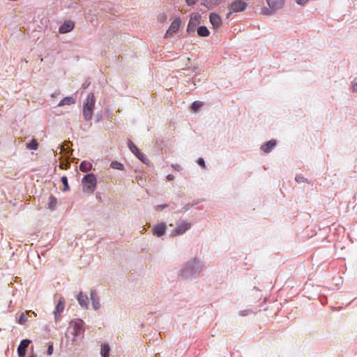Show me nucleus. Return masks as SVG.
<instances>
[{
    "label": "nucleus",
    "mask_w": 357,
    "mask_h": 357,
    "mask_svg": "<svg viewBox=\"0 0 357 357\" xmlns=\"http://www.w3.org/2000/svg\"><path fill=\"white\" fill-rule=\"evenodd\" d=\"M129 148L130 151L135 155L139 151L137 149V147L132 143V142H130L129 144Z\"/></svg>",
    "instance_id": "nucleus-29"
},
{
    "label": "nucleus",
    "mask_w": 357,
    "mask_h": 357,
    "mask_svg": "<svg viewBox=\"0 0 357 357\" xmlns=\"http://www.w3.org/2000/svg\"><path fill=\"white\" fill-rule=\"evenodd\" d=\"M296 181H303V177L296 176Z\"/></svg>",
    "instance_id": "nucleus-39"
},
{
    "label": "nucleus",
    "mask_w": 357,
    "mask_h": 357,
    "mask_svg": "<svg viewBox=\"0 0 357 357\" xmlns=\"http://www.w3.org/2000/svg\"><path fill=\"white\" fill-rule=\"evenodd\" d=\"M110 351L109 346L107 344H102L101 349V355L102 357H109Z\"/></svg>",
    "instance_id": "nucleus-21"
},
{
    "label": "nucleus",
    "mask_w": 357,
    "mask_h": 357,
    "mask_svg": "<svg viewBox=\"0 0 357 357\" xmlns=\"http://www.w3.org/2000/svg\"><path fill=\"white\" fill-rule=\"evenodd\" d=\"M181 21L180 18H176L172 23L169 28L165 33V38H168L176 33L180 28Z\"/></svg>",
    "instance_id": "nucleus-5"
},
{
    "label": "nucleus",
    "mask_w": 357,
    "mask_h": 357,
    "mask_svg": "<svg viewBox=\"0 0 357 357\" xmlns=\"http://www.w3.org/2000/svg\"><path fill=\"white\" fill-rule=\"evenodd\" d=\"M59 167H60L61 169H64V167H63V164H60V165H59Z\"/></svg>",
    "instance_id": "nucleus-41"
},
{
    "label": "nucleus",
    "mask_w": 357,
    "mask_h": 357,
    "mask_svg": "<svg viewBox=\"0 0 357 357\" xmlns=\"http://www.w3.org/2000/svg\"><path fill=\"white\" fill-rule=\"evenodd\" d=\"M246 6L247 3L244 0H236L233 1L229 6V12L227 13V17L229 18L232 13L243 11Z\"/></svg>",
    "instance_id": "nucleus-4"
},
{
    "label": "nucleus",
    "mask_w": 357,
    "mask_h": 357,
    "mask_svg": "<svg viewBox=\"0 0 357 357\" xmlns=\"http://www.w3.org/2000/svg\"><path fill=\"white\" fill-rule=\"evenodd\" d=\"M75 27L74 22L71 20L66 21L59 29V32L61 34L71 31Z\"/></svg>",
    "instance_id": "nucleus-8"
},
{
    "label": "nucleus",
    "mask_w": 357,
    "mask_h": 357,
    "mask_svg": "<svg viewBox=\"0 0 357 357\" xmlns=\"http://www.w3.org/2000/svg\"><path fill=\"white\" fill-rule=\"evenodd\" d=\"M201 16L198 13H192L188 25L187 31L188 32L193 31L196 26L199 24Z\"/></svg>",
    "instance_id": "nucleus-7"
},
{
    "label": "nucleus",
    "mask_w": 357,
    "mask_h": 357,
    "mask_svg": "<svg viewBox=\"0 0 357 357\" xmlns=\"http://www.w3.org/2000/svg\"><path fill=\"white\" fill-rule=\"evenodd\" d=\"M309 0H296V3L299 5L305 4Z\"/></svg>",
    "instance_id": "nucleus-34"
},
{
    "label": "nucleus",
    "mask_w": 357,
    "mask_h": 357,
    "mask_svg": "<svg viewBox=\"0 0 357 357\" xmlns=\"http://www.w3.org/2000/svg\"><path fill=\"white\" fill-rule=\"evenodd\" d=\"M269 7L273 10L282 8L284 3L283 0H266Z\"/></svg>",
    "instance_id": "nucleus-13"
},
{
    "label": "nucleus",
    "mask_w": 357,
    "mask_h": 357,
    "mask_svg": "<svg viewBox=\"0 0 357 357\" xmlns=\"http://www.w3.org/2000/svg\"><path fill=\"white\" fill-rule=\"evenodd\" d=\"M30 314H33L34 317H36V314L34 312H32L31 310H26L20 314L17 321L18 324L21 325L24 324L27 321V316H29Z\"/></svg>",
    "instance_id": "nucleus-14"
},
{
    "label": "nucleus",
    "mask_w": 357,
    "mask_h": 357,
    "mask_svg": "<svg viewBox=\"0 0 357 357\" xmlns=\"http://www.w3.org/2000/svg\"><path fill=\"white\" fill-rule=\"evenodd\" d=\"M188 5L191 6L195 4L198 0H185Z\"/></svg>",
    "instance_id": "nucleus-35"
},
{
    "label": "nucleus",
    "mask_w": 357,
    "mask_h": 357,
    "mask_svg": "<svg viewBox=\"0 0 357 357\" xmlns=\"http://www.w3.org/2000/svg\"><path fill=\"white\" fill-rule=\"evenodd\" d=\"M191 227V224L189 222H183L178 224L176 228L172 232V236H179L184 234Z\"/></svg>",
    "instance_id": "nucleus-6"
},
{
    "label": "nucleus",
    "mask_w": 357,
    "mask_h": 357,
    "mask_svg": "<svg viewBox=\"0 0 357 357\" xmlns=\"http://www.w3.org/2000/svg\"><path fill=\"white\" fill-rule=\"evenodd\" d=\"M92 168V164L89 161H82L79 165V169L83 172H87Z\"/></svg>",
    "instance_id": "nucleus-18"
},
{
    "label": "nucleus",
    "mask_w": 357,
    "mask_h": 357,
    "mask_svg": "<svg viewBox=\"0 0 357 357\" xmlns=\"http://www.w3.org/2000/svg\"><path fill=\"white\" fill-rule=\"evenodd\" d=\"M84 321L81 319H75L70 321L69 330L70 333L73 335V342H76L77 337H83L84 328Z\"/></svg>",
    "instance_id": "nucleus-2"
},
{
    "label": "nucleus",
    "mask_w": 357,
    "mask_h": 357,
    "mask_svg": "<svg viewBox=\"0 0 357 357\" xmlns=\"http://www.w3.org/2000/svg\"><path fill=\"white\" fill-rule=\"evenodd\" d=\"M95 102L96 98L93 93L88 94L83 106V116L86 121H89L92 119Z\"/></svg>",
    "instance_id": "nucleus-1"
},
{
    "label": "nucleus",
    "mask_w": 357,
    "mask_h": 357,
    "mask_svg": "<svg viewBox=\"0 0 357 357\" xmlns=\"http://www.w3.org/2000/svg\"><path fill=\"white\" fill-rule=\"evenodd\" d=\"M167 206H168L167 204L158 205V206H155V210L157 211H162L164 208H167Z\"/></svg>",
    "instance_id": "nucleus-30"
},
{
    "label": "nucleus",
    "mask_w": 357,
    "mask_h": 357,
    "mask_svg": "<svg viewBox=\"0 0 357 357\" xmlns=\"http://www.w3.org/2000/svg\"><path fill=\"white\" fill-rule=\"evenodd\" d=\"M166 225L165 223H160L157 225L153 229V233L156 236H162L166 231Z\"/></svg>",
    "instance_id": "nucleus-11"
},
{
    "label": "nucleus",
    "mask_w": 357,
    "mask_h": 357,
    "mask_svg": "<svg viewBox=\"0 0 357 357\" xmlns=\"http://www.w3.org/2000/svg\"><path fill=\"white\" fill-rule=\"evenodd\" d=\"M52 353H53V346H52V344H50V345H49L48 349H47V354L49 356H50L52 354Z\"/></svg>",
    "instance_id": "nucleus-33"
},
{
    "label": "nucleus",
    "mask_w": 357,
    "mask_h": 357,
    "mask_svg": "<svg viewBox=\"0 0 357 357\" xmlns=\"http://www.w3.org/2000/svg\"><path fill=\"white\" fill-rule=\"evenodd\" d=\"M65 307V301L63 298H60L55 310L54 311L55 321H57L61 313L63 311Z\"/></svg>",
    "instance_id": "nucleus-10"
},
{
    "label": "nucleus",
    "mask_w": 357,
    "mask_h": 357,
    "mask_svg": "<svg viewBox=\"0 0 357 357\" xmlns=\"http://www.w3.org/2000/svg\"><path fill=\"white\" fill-rule=\"evenodd\" d=\"M197 34L202 37H206L209 35V31L206 26H202L197 29Z\"/></svg>",
    "instance_id": "nucleus-20"
},
{
    "label": "nucleus",
    "mask_w": 357,
    "mask_h": 357,
    "mask_svg": "<svg viewBox=\"0 0 357 357\" xmlns=\"http://www.w3.org/2000/svg\"><path fill=\"white\" fill-rule=\"evenodd\" d=\"M352 90L353 92L357 93V82L353 85Z\"/></svg>",
    "instance_id": "nucleus-37"
},
{
    "label": "nucleus",
    "mask_w": 357,
    "mask_h": 357,
    "mask_svg": "<svg viewBox=\"0 0 357 357\" xmlns=\"http://www.w3.org/2000/svg\"><path fill=\"white\" fill-rule=\"evenodd\" d=\"M61 182L63 185V190L66 191L69 190V185L68 183V178L66 176H62L61 177Z\"/></svg>",
    "instance_id": "nucleus-28"
},
{
    "label": "nucleus",
    "mask_w": 357,
    "mask_h": 357,
    "mask_svg": "<svg viewBox=\"0 0 357 357\" xmlns=\"http://www.w3.org/2000/svg\"><path fill=\"white\" fill-rule=\"evenodd\" d=\"M91 300L94 310H98L100 307L99 298L96 291H91Z\"/></svg>",
    "instance_id": "nucleus-16"
},
{
    "label": "nucleus",
    "mask_w": 357,
    "mask_h": 357,
    "mask_svg": "<svg viewBox=\"0 0 357 357\" xmlns=\"http://www.w3.org/2000/svg\"><path fill=\"white\" fill-rule=\"evenodd\" d=\"M276 145V140L271 139L266 143H265L264 145L261 146V149L265 153L270 152Z\"/></svg>",
    "instance_id": "nucleus-15"
},
{
    "label": "nucleus",
    "mask_w": 357,
    "mask_h": 357,
    "mask_svg": "<svg viewBox=\"0 0 357 357\" xmlns=\"http://www.w3.org/2000/svg\"><path fill=\"white\" fill-rule=\"evenodd\" d=\"M167 20V15L165 13H161L158 15V20L160 23H164Z\"/></svg>",
    "instance_id": "nucleus-27"
},
{
    "label": "nucleus",
    "mask_w": 357,
    "mask_h": 357,
    "mask_svg": "<svg viewBox=\"0 0 357 357\" xmlns=\"http://www.w3.org/2000/svg\"><path fill=\"white\" fill-rule=\"evenodd\" d=\"M222 0H206L204 5L208 8H212L214 6L219 4Z\"/></svg>",
    "instance_id": "nucleus-22"
},
{
    "label": "nucleus",
    "mask_w": 357,
    "mask_h": 357,
    "mask_svg": "<svg viewBox=\"0 0 357 357\" xmlns=\"http://www.w3.org/2000/svg\"><path fill=\"white\" fill-rule=\"evenodd\" d=\"M30 340L28 339L23 340L20 342L17 347V354L19 357H24L26 348L29 347Z\"/></svg>",
    "instance_id": "nucleus-9"
},
{
    "label": "nucleus",
    "mask_w": 357,
    "mask_h": 357,
    "mask_svg": "<svg viewBox=\"0 0 357 357\" xmlns=\"http://www.w3.org/2000/svg\"><path fill=\"white\" fill-rule=\"evenodd\" d=\"M111 167L115 169L122 170L123 169V165L117 161H113L110 165Z\"/></svg>",
    "instance_id": "nucleus-23"
},
{
    "label": "nucleus",
    "mask_w": 357,
    "mask_h": 357,
    "mask_svg": "<svg viewBox=\"0 0 357 357\" xmlns=\"http://www.w3.org/2000/svg\"><path fill=\"white\" fill-rule=\"evenodd\" d=\"M82 183L83 190L89 193H92L96 189L97 179L94 174H89L83 177Z\"/></svg>",
    "instance_id": "nucleus-3"
},
{
    "label": "nucleus",
    "mask_w": 357,
    "mask_h": 357,
    "mask_svg": "<svg viewBox=\"0 0 357 357\" xmlns=\"http://www.w3.org/2000/svg\"><path fill=\"white\" fill-rule=\"evenodd\" d=\"M75 102V100L73 97L68 96L62 99L58 104V106L61 107L63 105H70L74 104Z\"/></svg>",
    "instance_id": "nucleus-19"
},
{
    "label": "nucleus",
    "mask_w": 357,
    "mask_h": 357,
    "mask_svg": "<svg viewBox=\"0 0 357 357\" xmlns=\"http://www.w3.org/2000/svg\"><path fill=\"white\" fill-rule=\"evenodd\" d=\"M209 20L215 29L219 28L222 24V20L220 16L215 13H211L209 16Z\"/></svg>",
    "instance_id": "nucleus-12"
},
{
    "label": "nucleus",
    "mask_w": 357,
    "mask_h": 357,
    "mask_svg": "<svg viewBox=\"0 0 357 357\" xmlns=\"http://www.w3.org/2000/svg\"><path fill=\"white\" fill-rule=\"evenodd\" d=\"M197 163L202 167H205V162L203 158H200L197 160Z\"/></svg>",
    "instance_id": "nucleus-31"
},
{
    "label": "nucleus",
    "mask_w": 357,
    "mask_h": 357,
    "mask_svg": "<svg viewBox=\"0 0 357 357\" xmlns=\"http://www.w3.org/2000/svg\"><path fill=\"white\" fill-rule=\"evenodd\" d=\"M49 199H50L49 208L50 209H54L57 203L56 199L53 196H50Z\"/></svg>",
    "instance_id": "nucleus-26"
},
{
    "label": "nucleus",
    "mask_w": 357,
    "mask_h": 357,
    "mask_svg": "<svg viewBox=\"0 0 357 357\" xmlns=\"http://www.w3.org/2000/svg\"><path fill=\"white\" fill-rule=\"evenodd\" d=\"M167 178L169 181H172L174 179V176L172 174H169V175H167Z\"/></svg>",
    "instance_id": "nucleus-38"
},
{
    "label": "nucleus",
    "mask_w": 357,
    "mask_h": 357,
    "mask_svg": "<svg viewBox=\"0 0 357 357\" xmlns=\"http://www.w3.org/2000/svg\"><path fill=\"white\" fill-rule=\"evenodd\" d=\"M38 146V144L35 139H33L31 142L27 144V148L31 150H36Z\"/></svg>",
    "instance_id": "nucleus-25"
},
{
    "label": "nucleus",
    "mask_w": 357,
    "mask_h": 357,
    "mask_svg": "<svg viewBox=\"0 0 357 357\" xmlns=\"http://www.w3.org/2000/svg\"><path fill=\"white\" fill-rule=\"evenodd\" d=\"M77 301L79 303V305L84 307L87 308L88 307V297L86 295H84L82 292H80L77 295Z\"/></svg>",
    "instance_id": "nucleus-17"
},
{
    "label": "nucleus",
    "mask_w": 357,
    "mask_h": 357,
    "mask_svg": "<svg viewBox=\"0 0 357 357\" xmlns=\"http://www.w3.org/2000/svg\"><path fill=\"white\" fill-rule=\"evenodd\" d=\"M203 106V102L201 101H195L192 105V109L194 112H197Z\"/></svg>",
    "instance_id": "nucleus-24"
},
{
    "label": "nucleus",
    "mask_w": 357,
    "mask_h": 357,
    "mask_svg": "<svg viewBox=\"0 0 357 357\" xmlns=\"http://www.w3.org/2000/svg\"><path fill=\"white\" fill-rule=\"evenodd\" d=\"M29 357H37V356L35 354H32Z\"/></svg>",
    "instance_id": "nucleus-40"
},
{
    "label": "nucleus",
    "mask_w": 357,
    "mask_h": 357,
    "mask_svg": "<svg viewBox=\"0 0 357 357\" xmlns=\"http://www.w3.org/2000/svg\"><path fill=\"white\" fill-rule=\"evenodd\" d=\"M135 155L139 159L141 160L142 161H143L144 160V154L139 151H138V153L137 154H135Z\"/></svg>",
    "instance_id": "nucleus-32"
},
{
    "label": "nucleus",
    "mask_w": 357,
    "mask_h": 357,
    "mask_svg": "<svg viewBox=\"0 0 357 357\" xmlns=\"http://www.w3.org/2000/svg\"><path fill=\"white\" fill-rule=\"evenodd\" d=\"M172 167L176 170V171H181V167L178 165V164H176V165H172Z\"/></svg>",
    "instance_id": "nucleus-36"
}]
</instances>
